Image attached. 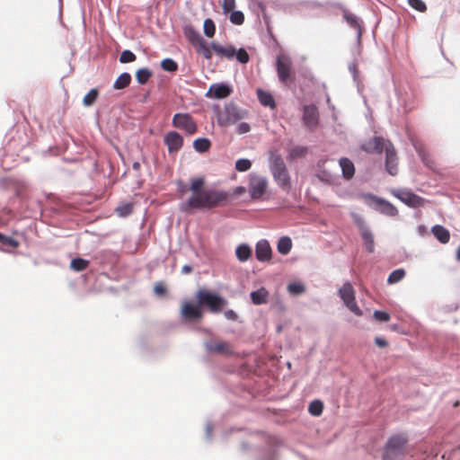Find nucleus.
Masks as SVG:
<instances>
[{
	"label": "nucleus",
	"mask_w": 460,
	"mask_h": 460,
	"mask_svg": "<svg viewBox=\"0 0 460 460\" xmlns=\"http://www.w3.org/2000/svg\"><path fill=\"white\" fill-rule=\"evenodd\" d=\"M318 117L319 113L315 105L310 104L304 107L303 121L306 127L311 129L316 128Z\"/></svg>",
	"instance_id": "f8f14e48"
},
{
	"label": "nucleus",
	"mask_w": 460,
	"mask_h": 460,
	"mask_svg": "<svg viewBox=\"0 0 460 460\" xmlns=\"http://www.w3.org/2000/svg\"><path fill=\"white\" fill-rule=\"evenodd\" d=\"M343 17L351 28L358 31V34L360 37L362 34V27L358 18L349 11H344Z\"/></svg>",
	"instance_id": "b1692460"
},
{
	"label": "nucleus",
	"mask_w": 460,
	"mask_h": 460,
	"mask_svg": "<svg viewBox=\"0 0 460 460\" xmlns=\"http://www.w3.org/2000/svg\"><path fill=\"white\" fill-rule=\"evenodd\" d=\"M152 76V72L147 68H140L136 72V79L138 84H145Z\"/></svg>",
	"instance_id": "473e14b6"
},
{
	"label": "nucleus",
	"mask_w": 460,
	"mask_h": 460,
	"mask_svg": "<svg viewBox=\"0 0 460 460\" xmlns=\"http://www.w3.org/2000/svg\"><path fill=\"white\" fill-rule=\"evenodd\" d=\"M246 191V188L245 187H243V186H240V187H237L234 190V192L236 194H243Z\"/></svg>",
	"instance_id": "bf43d9fd"
},
{
	"label": "nucleus",
	"mask_w": 460,
	"mask_h": 460,
	"mask_svg": "<svg viewBox=\"0 0 460 460\" xmlns=\"http://www.w3.org/2000/svg\"><path fill=\"white\" fill-rule=\"evenodd\" d=\"M305 153H306L305 148L297 146L291 150L290 155H291V156L295 157V156L304 155Z\"/></svg>",
	"instance_id": "5fc2aeb1"
},
{
	"label": "nucleus",
	"mask_w": 460,
	"mask_h": 460,
	"mask_svg": "<svg viewBox=\"0 0 460 460\" xmlns=\"http://www.w3.org/2000/svg\"><path fill=\"white\" fill-rule=\"evenodd\" d=\"M292 248V241L288 236L281 237L278 242V252L280 254L286 255L289 253Z\"/></svg>",
	"instance_id": "a878e982"
},
{
	"label": "nucleus",
	"mask_w": 460,
	"mask_h": 460,
	"mask_svg": "<svg viewBox=\"0 0 460 460\" xmlns=\"http://www.w3.org/2000/svg\"><path fill=\"white\" fill-rule=\"evenodd\" d=\"M232 93V88L226 84H212L207 93V96L216 99H224L229 96Z\"/></svg>",
	"instance_id": "f3484780"
},
{
	"label": "nucleus",
	"mask_w": 460,
	"mask_h": 460,
	"mask_svg": "<svg viewBox=\"0 0 460 460\" xmlns=\"http://www.w3.org/2000/svg\"><path fill=\"white\" fill-rule=\"evenodd\" d=\"M164 143L170 154L178 152L183 145L182 137L176 131H170L164 137Z\"/></svg>",
	"instance_id": "ddd939ff"
},
{
	"label": "nucleus",
	"mask_w": 460,
	"mask_h": 460,
	"mask_svg": "<svg viewBox=\"0 0 460 460\" xmlns=\"http://www.w3.org/2000/svg\"><path fill=\"white\" fill-rule=\"evenodd\" d=\"M0 242L3 244H6V245L12 246L13 248H16V247L19 246V242L18 241H16L13 237L5 236V235H4L2 234H0Z\"/></svg>",
	"instance_id": "49530a36"
},
{
	"label": "nucleus",
	"mask_w": 460,
	"mask_h": 460,
	"mask_svg": "<svg viewBox=\"0 0 460 460\" xmlns=\"http://www.w3.org/2000/svg\"><path fill=\"white\" fill-rule=\"evenodd\" d=\"M154 291L159 296H164L166 293V288L163 283L158 282L155 285Z\"/></svg>",
	"instance_id": "864d4df0"
},
{
	"label": "nucleus",
	"mask_w": 460,
	"mask_h": 460,
	"mask_svg": "<svg viewBox=\"0 0 460 460\" xmlns=\"http://www.w3.org/2000/svg\"><path fill=\"white\" fill-rule=\"evenodd\" d=\"M131 82V75L128 73L121 74L114 82L113 88L121 90L129 85Z\"/></svg>",
	"instance_id": "bb28decb"
},
{
	"label": "nucleus",
	"mask_w": 460,
	"mask_h": 460,
	"mask_svg": "<svg viewBox=\"0 0 460 460\" xmlns=\"http://www.w3.org/2000/svg\"><path fill=\"white\" fill-rule=\"evenodd\" d=\"M255 255L259 261H269L271 260L272 250L267 240H261L255 245Z\"/></svg>",
	"instance_id": "4468645a"
},
{
	"label": "nucleus",
	"mask_w": 460,
	"mask_h": 460,
	"mask_svg": "<svg viewBox=\"0 0 460 460\" xmlns=\"http://www.w3.org/2000/svg\"><path fill=\"white\" fill-rule=\"evenodd\" d=\"M197 303L184 300L181 303L180 314L185 322H196L203 318V307L212 314H218L226 306L227 301L221 296L206 288H199L195 293Z\"/></svg>",
	"instance_id": "f03ea898"
},
{
	"label": "nucleus",
	"mask_w": 460,
	"mask_h": 460,
	"mask_svg": "<svg viewBox=\"0 0 460 460\" xmlns=\"http://www.w3.org/2000/svg\"><path fill=\"white\" fill-rule=\"evenodd\" d=\"M185 36L193 45H199L204 40L200 34L192 28H189L185 31Z\"/></svg>",
	"instance_id": "7c9ffc66"
},
{
	"label": "nucleus",
	"mask_w": 460,
	"mask_h": 460,
	"mask_svg": "<svg viewBox=\"0 0 460 460\" xmlns=\"http://www.w3.org/2000/svg\"><path fill=\"white\" fill-rule=\"evenodd\" d=\"M375 342L380 348H385L387 346V341L380 337H376L375 339Z\"/></svg>",
	"instance_id": "4d7b16f0"
},
{
	"label": "nucleus",
	"mask_w": 460,
	"mask_h": 460,
	"mask_svg": "<svg viewBox=\"0 0 460 460\" xmlns=\"http://www.w3.org/2000/svg\"><path fill=\"white\" fill-rule=\"evenodd\" d=\"M456 260L460 261V247L457 249V252H456Z\"/></svg>",
	"instance_id": "680f3d73"
},
{
	"label": "nucleus",
	"mask_w": 460,
	"mask_h": 460,
	"mask_svg": "<svg viewBox=\"0 0 460 460\" xmlns=\"http://www.w3.org/2000/svg\"><path fill=\"white\" fill-rule=\"evenodd\" d=\"M137 58L136 55L130 50H124L119 56V61L121 63H129L135 61Z\"/></svg>",
	"instance_id": "c03bdc74"
},
{
	"label": "nucleus",
	"mask_w": 460,
	"mask_h": 460,
	"mask_svg": "<svg viewBox=\"0 0 460 460\" xmlns=\"http://www.w3.org/2000/svg\"><path fill=\"white\" fill-rule=\"evenodd\" d=\"M260 7H261V12H264V10H265L264 5L261 4H260Z\"/></svg>",
	"instance_id": "e2e57ef3"
},
{
	"label": "nucleus",
	"mask_w": 460,
	"mask_h": 460,
	"mask_svg": "<svg viewBox=\"0 0 460 460\" xmlns=\"http://www.w3.org/2000/svg\"><path fill=\"white\" fill-rule=\"evenodd\" d=\"M401 201L411 208L423 206L424 199L411 191H400L395 195Z\"/></svg>",
	"instance_id": "2eb2a0df"
},
{
	"label": "nucleus",
	"mask_w": 460,
	"mask_h": 460,
	"mask_svg": "<svg viewBox=\"0 0 460 460\" xmlns=\"http://www.w3.org/2000/svg\"><path fill=\"white\" fill-rule=\"evenodd\" d=\"M250 130H251L250 125L246 122H242L238 125L236 132L241 135V134L248 133Z\"/></svg>",
	"instance_id": "603ef678"
},
{
	"label": "nucleus",
	"mask_w": 460,
	"mask_h": 460,
	"mask_svg": "<svg viewBox=\"0 0 460 460\" xmlns=\"http://www.w3.org/2000/svg\"><path fill=\"white\" fill-rule=\"evenodd\" d=\"M224 315L227 320L237 321L238 319L237 314L232 309L225 311Z\"/></svg>",
	"instance_id": "6e6d98bb"
},
{
	"label": "nucleus",
	"mask_w": 460,
	"mask_h": 460,
	"mask_svg": "<svg viewBox=\"0 0 460 460\" xmlns=\"http://www.w3.org/2000/svg\"><path fill=\"white\" fill-rule=\"evenodd\" d=\"M172 126L190 135H193L198 130L196 122L188 113H176L172 118Z\"/></svg>",
	"instance_id": "1a4fd4ad"
},
{
	"label": "nucleus",
	"mask_w": 460,
	"mask_h": 460,
	"mask_svg": "<svg viewBox=\"0 0 460 460\" xmlns=\"http://www.w3.org/2000/svg\"><path fill=\"white\" fill-rule=\"evenodd\" d=\"M406 275L403 269H397L390 273L387 279L388 284H395L401 281Z\"/></svg>",
	"instance_id": "72a5a7b5"
},
{
	"label": "nucleus",
	"mask_w": 460,
	"mask_h": 460,
	"mask_svg": "<svg viewBox=\"0 0 460 460\" xmlns=\"http://www.w3.org/2000/svg\"><path fill=\"white\" fill-rule=\"evenodd\" d=\"M211 146V143L208 138L201 137L194 140L193 147L199 153H204L208 151Z\"/></svg>",
	"instance_id": "c756f323"
},
{
	"label": "nucleus",
	"mask_w": 460,
	"mask_h": 460,
	"mask_svg": "<svg viewBox=\"0 0 460 460\" xmlns=\"http://www.w3.org/2000/svg\"><path fill=\"white\" fill-rule=\"evenodd\" d=\"M98 95V90L95 88L92 89L86 95H84L83 99L84 105L86 107L92 106L96 102Z\"/></svg>",
	"instance_id": "c9c22d12"
},
{
	"label": "nucleus",
	"mask_w": 460,
	"mask_h": 460,
	"mask_svg": "<svg viewBox=\"0 0 460 460\" xmlns=\"http://www.w3.org/2000/svg\"><path fill=\"white\" fill-rule=\"evenodd\" d=\"M388 142L391 141L385 139L382 137H373L365 141L362 144L361 148L369 154H381L386 148V144H388Z\"/></svg>",
	"instance_id": "9b49d317"
},
{
	"label": "nucleus",
	"mask_w": 460,
	"mask_h": 460,
	"mask_svg": "<svg viewBox=\"0 0 460 460\" xmlns=\"http://www.w3.org/2000/svg\"><path fill=\"white\" fill-rule=\"evenodd\" d=\"M137 167H138V164H137V163H135V164H134V168H137Z\"/></svg>",
	"instance_id": "0e129e2a"
},
{
	"label": "nucleus",
	"mask_w": 460,
	"mask_h": 460,
	"mask_svg": "<svg viewBox=\"0 0 460 460\" xmlns=\"http://www.w3.org/2000/svg\"><path fill=\"white\" fill-rule=\"evenodd\" d=\"M276 69L279 81L288 84L293 81V62L288 55L280 54L277 57Z\"/></svg>",
	"instance_id": "423d86ee"
},
{
	"label": "nucleus",
	"mask_w": 460,
	"mask_h": 460,
	"mask_svg": "<svg viewBox=\"0 0 460 460\" xmlns=\"http://www.w3.org/2000/svg\"><path fill=\"white\" fill-rule=\"evenodd\" d=\"M207 349L209 352L218 353L225 356L234 354L232 346L226 341H213L207 343Z\"/></svg>",
	"instance_id": "dca6fc26"
},
{
	"label": "nucleus",
	"mask_w": 460,
	"mask_h": 460,
	"mask_svg": "<svg viewBox=\"0 0 460 460\" xmlns=\"http://www.w3.org/2000/svg\"><path fill=\"white\" fill-rule=\"evenodd\" d=\"M191 270H192V268H191L190 265H184V266L182 267V272H183L184 274H189V273H190V272H191Z\"/></svg>",
	"instance_id": "13d9d810"
},
{
	"label": "nucleus",
	"mask_w": 460,
	"mask_h": 460,
	"mask_svg": "<svg viewBox=\"0 0 460 460\" xmlns=\"http://www.w3.org/2000/svg\"><path fill=\"white\" fill-rule=\"evenodd\" d=\"M376 203L381 205L382 213H384L387 216H390V217H394L398 214V210L391 203H389L384 199H376Z\"/></svg>",
	"instance_id": "c85d7f7f"
},
{
	"label": "nucleus",
	"mask_w": 460,
	"mask_h": 460,
	"mask_svg": "<svg viewBox=\"0 0 460 460\" xmlns=\"http://www.w3.org/2000/svg\"><path fill=\"white\" fill-rule=\"evenodd\" d=\"M211 49L220 58H226L227 59H232L233 58H234V55H235V49H234V47H233L231 45L222 46L218 43L212 42Z\"/></svg>",
	"instance_id": "a211bd4d"
},
{
	"label": "nucleus",
	"mask_w": 460,
	"mask_h": 460,
	"mask_svg": "<svg viewBox=\"0 0 460 460\" xmlns=\"http://www.w3.org/2000/svg\"><path fill=\"white\" fill-rule=\"evenodd\" d=\"M408 442L406 433L392 435L385 445L382 460H404L409 454Z\"/></svg>",
	"instance_id": "7ed1b4c3"
},
{
	"label": "nucleus",
	"mask_w": 460,
	"mask_h": 460,
	"mask_svg": "<svg viewBox=\"0 0 460 460\" xmlns=\"http://www.w3.org/2000/svg\"><path fill=\"white\" fill-rule=\"evenodd\" d=\"M409 4L419 12H425L427 10L426 4L422 0H409Z\"/></svg>",
	"instance_id": "de8ad7c7"
},
{
	"label": "nucleus",
	"mask_w": 460,
	"mask_h": 460,
	"mask_svg": "<svg viewBox=\"0 0 460 460\" xmlns=\"http://www.w3.org/2000/svg\"><path fill=\"white\" fill-rule=\"evenodd\" d=\"M252 167V162L248 159H239L235 162V169L239 172H246Z\"/></svg>",
	"instance_id": "79ce46f5"
},
{
	"label": "nucleus",
	"mask_w": 460,
	"mask_h": 460,
	"mask_svg": "<svg viewBox=\"0 0 460 460\" xmlns=\"http://www.w3.org/2000/svg\"><path fill=\"white\" fill-rule=\"evenodd\" d=\"M202 177L192 179L190 190V197L181 205V210L191 214L194 210L212 209L223 205L228 198L226 191L204 188Z\"/></svg>",
	"instance_id": "f257e3e1"
},
{
	"label": "nucleus",
	"mask_w": 460,
	"mask_h": 460,
	"mask_svg": "<svg viewBox=\"0 0 460 460\" xmlns=\"http://www.w3.org/2000/svg\"><path fill=\"white\" fill-rule=\"evenodd\" d=\"M115 211L121 217H128L133 211V204L130 202L120 204L116 208Z\"/></svg>",
	"instance_id": "f704fd0d"
},
{
	"label": "nucleus",
	"mask_w": 460,
	"mask_h": 460,
	"mask_svg": "<svg viewBox=\"0 0 460 460\" xmlns=\"http://www.w3.org/2000/svg\"><path fill=\"white\" fill-rule=\"evenodd\" d=\"M199 47V49L198 51L199 52H201L203 57L206 58V59H211L212 58V49H211V45L208 46L207 44V42L205 40H203L200 44L198 45Z\"/></svg>",
	"instance_id": "ea45409f"
},
{
	"label": "nucleus",
	"mask_w": 460,
	"mask_h": 460,
	"mask_svg": "<svg viewBox=\"0 0 460 460\" xmlns=\"http://www.w3.org/2000/svg\"><path fill=\"white\" fill-rule=\"evenodd\" d=\"M90 264V261L83 258H75L70 262V268L75 271H83Z\"/></svg>",
	"instance_id": "2f4dec72"
},
{
	"label": "nucleus",
	"mask_w": 460,
	"mask_h": 460,
	"mask_svg": "<svg viewBox=\"0 0 460 460\" xmlns=\"http://www.w3.org/2000/svg\"><path fill=\"white\" fill-rule=\"evenodd\" d=\"M319 177H320V179L322 181H329L330 179H331V176L329 174L328 175H323V176H319Z\"/></svg>",
	"instance_id": "052dcab7"
},
{
	"label": "nucleus",
	"mask_w": 460,
	"mask_h": 460,
	"mask_svg": "<svg viewBox=\"0 0 460 460\" xmlns=\"http://www.w3.org/2000/svg\"><path fill=\"white\" fill-rule=\"evenodd\" d=\"M339 295L349 311L358 316L362 315V311L356 302L355 290L349 282H346L342 285L339 289Z\"/></svg>",
	"instance_id": "0eeeda50"
},
{
	"label": "nucleus",
	"mask_w": 460,
	"mask_h": 460,
	"mask_svg": "<svg viewBox=\"0 0 460 460\" xmlns=\"http://www.w3.org/2000/svg\"><path fill=\"white\" fill-rule=\"evenodd\" d=\"M222 8L225 13L232 12L235 8V0H223Z\"/></svg>",
	"instance_id": "8fccbe9b"
},
{
	"label": "nucleus",
	"mask_w": 460,
	"mask_h": 460,
	"mask_svg": "<svg viewBox=\"0 0 460 460\" xmlns=\"http://www.w3.org/2000/svg\"><path fill=\"white\" fill-rule=\"evenodd\" d=\"M271 173L278 185L288 192L291 189L290 178L284 160L279 155H275L271 159Z\"/></svg>",
	"instance_id": "20e7f679"
},
{
	"label": "nucleus",
	"mask_w": 460,
	"mask_h": 460,
	"mask_svg": "<svg viewBox=\"0 0 460 460\" xmlns=\"http://www.w3.org/2000/svg\"><path fill=\"white\" fill-rule=\"evenodd\" d=\"M203 30L207 37L212 38L216 33V25L214 22L209 18L206 19L204 21Z\"/></svg>",
	"instance_id": "e433bc0d"
},
{
	"label": "nucleus",
	"mask_w": 460,
	"mask_h": 460,
	"mask_svg": "<svg viewBox=\"0 0 460 460\" xmlns=\"http://www.w3.org/2000/svg\"><path fill=\"white\" fill-rule=\"evenodd\" d=\"M246 111L241 110L234 103H228L223 111H220L217 116V124L221 127H226L235 124L246 116Z\"/></svg>",
	"instance_id": "39448f33"
},
{
	"label": "nucleus",
	"mask_w": 460,
	"mask_h": 460,
	"mask_svg": "<svg viewBox=\"0 0 460 460\" xmlns=\"http://www.w3.org/2000/svg\"><path fill=\"white\" fill-rule=\"evenodd\" d=\"M269 297V292L265 288H261L251 293V299L254 305L266 304Z\"/></svg>",
	"instance_id": "4be33fe9"
},
{
	"label": "nucleus",
	"mask_w": 460,
	"mask_h": 460,
	"mask_svg": "<svg viewBox=\"0 0 460 460\" xmlns=\"http://www.w3.org/2000/svg\"><path fill=\"white\" fill-rule=\"evenodd\" d=\"M230 22L235 25H242L244 22V14L241 11H234V9L230 12Z\"/></svg>",
	"instance_id": "58836bf2"
},
{
	"label": "nucleus",
	"mask_w": 460,
	"mask_h": 460,
	"mask_svg": "<svg viewBox=\"0 0 460 460\" xmlns=\"http://www.w3.org/2000/svg\"><path fill=\"white\" fill-rule=\"evenodd\" d=\"M415 149L420 156L423 164L432 171L437 170V164L421 145H415Z\"/></svg>",
	"instance_id": "6ab92c4d"
},
{
	"label": "nucleus",
	"mask_w": 460,
	"mask_h": 460,
	"mask_svg": "<svg viewBox=\"0 0 460 460\" xmlns=\"http://www.w3.org/2000/svg\"><path fill=\"white\" fill-rule=\"evenodd\" d=\"M257 93L259 101L263 106L275 107V101L270 93L262 90H258Z\"/></svg>",
	"instance_id": "cd10ccee"
},
{
	"label": "nucleus",
	"mask_w": 460,
	"mask_h": 460,
	"mask_svg": "<svg viewBox=\"0 0 460 460\" xmlns=\"http://www.w3.org/2000/svg\"><path fill=\"white\" fill-rule=\"evenodd\" d=\"M268 181L265 177L251 174L248 185V191L252 199H260L266 193Z\"/></svg>",
	"instance_id": "6e6552de"
},
{
	"label": "nucleus",
	"mask_w": 460,
	"mask_h": 460,
	"mask_svg": "<svg viewBox=\"0 0 460 460\" xmlns=\"http://www.w3.org/2000/svg\"><path fill=\"white\" fill-rule=\"evenodd\" d=\"M360 235L363 239L364 245L368 252L372 253L375 251L374 236L370 229L367 227L360 231Z\"/></svg>",
	"instance_id": "5701e85b"
},
{
	"label": "nucleus",
	"mask_w": 460,
	"mask_h": 460,
	"mask_svg": "<svg viewBox=\"0 0 460 460\" xmlns=\"http://www.w3.org/2000/svg\"><path fill=\"white\" fill-rule=\"evenodd\" d=\"M351 216L359 232L362 231L363 229L367 228L363 218L359 215L352 213Z\"/></svg>",
	"instance_id": "3c124183"
},
{
	"label": "nucleus",
	"mask_w": 460,
	"mask_h": 460,
	"mask_svg": "<svg viewBox=\"0 0 460 460\" xmlns=\"http://www.w3.org/2000/svg\"><path fill=\"white\" fill-rule=\"evenodd\" d=\"M385 151V170L390 175L394 176L398 173V156L392 142H388V144H386V148Z\"/></svg>",
	"instance_id": "9d476101"
},
{
	"label": "nucleus",
	"mask_w": 460,
	"mask_h": 460,
	"mask_svg": "<svg viewBox=\"0 0 460 460\" xmlns=\"http://www.w3.org/2000/svg\"><path fill=\"white\" fill-rule=\"evenodd\" d=\"M339 164L341 168L343 177L347 180L351 179L355 174L354 164L347 157L341 158Z\"/></svg>",
	"instance_id": "aec40b11"
},
{
	"label": "nucleus",
	"mask_w": 460,
	"mask_h": 460,
	"mask_svg": "<svg viewBox=\"0 0 460 460\" xmlns=\"http://www.w3.org/2000/svg\"><path fill=\"white\" fill-rule=\"evenodd\" d=\"M323 410V404L321 401L315 400L309 404L308 411L314 416H319Z\"/></svg>",
	"instance_id": "4c0bfd02"
},
{
	"label": "nucleus",
	"mask_w": 460,
	"mask_h": 460,
	"mask_svg": "<svg viewBox=\"0 0 460 460\" xmlns=\"http://www.w3.org/2000/svg\"><path fill=\"white\" fill-rule=\"evenodd\" d=\"M234 57L242 64H246L249 61V55L244 49H240L237 51L235 50Z\"/></svg>",
	"instance_id": "a18cd8bd"
},
{
	"label": "nucleus",
	"mask_w": 460,
	"mask_h": 460,
	"mask_svg": "<svg viewBox=\"0 0 460 460\" xmlns=\"http://www.w3.org/2000/svg\"><path fill=\"white\" fill-rule=\"evenodd\" d=\"M161 66L164 71L168 72H174L178 69L177 63L171 58H165L162 60Z\"/></svg>",
	"instance_id": "a19ab883"
},
{
	"label": "nucleus",
	"mask_w": 460,
	"mask_h": 460,
	"mask_svg": "<svg viewBox=\"0 0 460 460\" xmlns=\"http://www.w3.org/2000/svg\"><path fill=\"white\" fill-rule=\"evenodd\" d=\"M431 233L441 243H447L450 240L449 231L440 225H436L431 228Z\"/></svg>",
	"instance_id": "412c9836"
},
{
	"label": "nucleus",
	"mask_w": 460,
	"mask_h": 460,
	"mask_svg": "<svg viewBox=\"0 0 460 460\" xmlns=\"http://www.w3.org/2000/svg\"><path fill=\"white\" fill-rule=\"evenodd\" d=\"M235 254L240 261H246L252 256V248L248 244H240L235 250Z\"/></svg>",
	"instance_id": "393cba45"
},
{
	"label": "nucleus",
	"mask_w": 460,
	"mask_h": 460,
	"mask_svg": "<svg viewBox=\"0 0 460 460\" xmlns=\"http://www.w3.org/2000/svg\"><path fill=\"white\" fill-rule=\"evenodd\" d=\"M288 290L292 295H299V294L304 293L305 287L301 283L294 282V283H290L288 286Z\"/></svg>",
	"instance_id": "37998d69"
},
{
	"label": "nucleus",
	"mask_w": 460,
	"mask_h": 460,
	"mask_svg": "<svg viewBox=\"0 0 460 460\" xmlns=\"http://www.w3.org/2000/svg\"><path fill=\"white\" fill-rule=\"evenodd\" d=\"M374 318L379 322H388L390 320V314L385 311H375Z\"/></svg>",
	"instance_id": "09e8293b"
}]
</instances>
